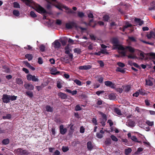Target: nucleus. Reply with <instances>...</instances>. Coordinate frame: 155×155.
I'll return each instance as SVG.
<instances>
[{"instance_id":"nucleus-38","label":"nucleus","mask_w":155,"mask_h":155,"mask_svg":"<svg viewBox=\"0 0 155 155\" xmlns=\"http://www.w3.org/2000/svg\"><path fill=\"white\" fill-rule=\"evenodd\" d=\"M61 83H62L61 82L59 81H57V86L58 88H60L61 87Z\"/></svg>"},{"instance_id":"nucleus-9","label":"nucleus","mask_w":155,"mask_h":155,"mask_svg":"<svg viewBox=\"0 0 155 155\" xmlns=\"http://www.w3.org/2000/svg\"><path fill=\"white\" fill-rule=\"evenodd\" d=\"M147 38L148 39H150L152 38H155V35L153 31H151L150 32L149 34L147 35Z\"/></svg>"},{"instance_id":"nucleus-55","label":"nucleus","mask_w":155,"mask_h":155,"mask_svg":"<svg viewBox=\"0 0 155 155\" xmlns=\"http://www.w3.org/2000/svg\"><path fill=\"white\" fill-rule=\"evenodd\" d=\"M104 91H97L96 93L98 96H99L101 94L103 93H104Z\"/></svg>"},{"instance_id":"nucleus-64","label":"nucleus","mask_w":155,"mask_h":155,"mask_svg":"<svg viewBox=\"0 0 155 155\" xmlns=\"http://www.w3.org/2000/svg\"><path fill=\"white\" fill-rule=\"evenodd\" d=\"M92 122L94 124V125H97V120L96 118H93L92 120Z\"/></svg>"},{"instance_id":"nucleus-28","label":"nucleus","mask_w":155,"mask_h":155,"mask_svg":"<svg viewBox=\"0 0 155 155\" xmlns=\"http://www.w3.org/2000/svg\"><path fill=\"white\" fill-rule=\"evenodd\" d=\"M78 16L81 18H82L84 16V13L82 12H78Z\"/></svg>"},{"instance_id":"nucleus-49","label":"nucleus","mask_w":155,"mask_h":155,"mask_svg":"<svg viewBox=\"0 0 155 155\" xmlns=\"http://www.w3.org/2000/svg\"><path fill=\"white\" fill-rule=\"evenodd\" d=\"M75 110L76 111H79L81 110L82 109L80 106L79 105H76L75 107Z\"/></svg>"},{"instance_id":"nucleus-23","label":"nucleus","mask_w":155,"mask_h":155,"mask_svg":"<svg viewBox=\"0 0 155 155\" xmlns=\"http://www.w3.org/2000/svg\"><path fill=\"white\" fill-rule=\"evenodd\" d=\"M132 151L131 148H129L128 149H126L125 150V154L126 155H128Z\"/></svg>"},{"instance_id":"nucleus-8","label":"nucleus","mask_w":155,"mask_h":155,"mask_svg":"<svg viewBox=\"0 0 155 155\" xmlns=\"http://www.w3.org/2000/svg\"><path fill=\"white\" fill-rule=\"evenodd\" d=\"M126 125L130 127H133L135 126V123L134 121L129 120L126 123Z\"/></svg>"},{"instance_id":"nucleus-7","label":"nucleus","mask_w":155,"mask_h":155,"mask_svg":"<svg viewBox=\"0 0 155 155\" xmlns=\"http://www.w3.org/2000/svg\"><path fill=\"white\" fill-rule=\"evenodd\" d=\"M25 88L29 90H32L34 89L33 86L30 84L27 83L24 85Z\"/></svg>"},{"instance_id":"nucleus-41","label":"nucleus","mask_w":155,"mask_h":155,"mask_svg":"<svg viewBox=\"0 0 155 155\" xmlns=\"http://www.w3.org/2000/svg\"><path fill=\"white\" fill-rule=\"evenodd\" d=\"M45 47L43 45H41L39 47L40 50L42 52H44L45 50Z\"/></svg>"},{"instance_id":"nucleus-51","label":"nucleus","mask_w":155,"mask_h":155,"mask_svg":"<svg viewBox=\"0 0 155 155\" xmlns=\"http://www.w3.org/2000/svg\"><path fill=\"white\" fill-rule=\"evenodd\" d=\"M101 115L102 116V117L103 118V120H104L105 121H106L107 117L105 114L102 113H101Z\"/></svg>"},{"instance_id":"nucleus-52","label":"nucleus","mask_w":155,"mask_h":155,"mask_svg":"<svg viewBox=\"0 0 155 155\" xmlns=\"http://www.w3.org/2000/svg\"><path fill=\"white\" fill-rule=\"evenodd\" d=\"M140 58L141 59H143L144 58H145V56L143 54V53L142 52H141L140 53Z\"/></svg>"},{"instance_id":"nucleus-34","label":"nucleus","mask_w":155,"mask_h":155,"mask_svg":"<svg viewBox=\"0 0 155 155\" xmlns=\"http://www.w3.org/2000/svg\"><path fill=\"white\" fill-rule=\"evenodd\" d=\"M48 2V3L46 5V8L48 9H51V3L49 1H47Z\"/></svg>"},{"instance_id":"nucleus-2","label":"nucleus","mask_w":155,"mask_h":155,"mask_svg":"<svg viewBox=\"0 0 155 155\" xmlns=\"http://www.w3.org/2000/svg\"><path fill=\"white\" fill-rule=\"evenodd\" d=\"M35 10L38 13L40 14H49L43 7L39 5H37L35 6Z\"/></svg>"},{"instance_id":"nucleus-54","label":"nucleus","mask_w":155,"mask_h":155,"mask_svg":"<svg viewBox=\"0 0 155 155\" xmlns=\"http://www.w3.org/2000/svg\"><path fill=\"white\" fill-rule=\"evenodd\" d=\"M32 76L31 74L28 75L27 76V79L28 81H31L32 79Z\"/></svg>"},{"instance_id":"nucleus-5","label":"nucleus","mask_w":155,"mask_h":155,"mask_svg":"<svg viewBox=\"0 0 155 155\" xmlns=\"http://www.w3.org/2000/svg\"><path fill=\"white\" fill-rule=\"evenodd\" d=\"M105 85L112 88H114L115 87V85L112 82L109 81H106L104 82Z\"/></svg>"},{"instance_id":"nucleus-29","label":"nucleus","mask_w":155,"mask_h":155,"mask_svg":"<svg viewBox=\"0 0 155 155\" xmlns=\"http://www.w3.org/2000/svg\"><path fill=\"white\" fill-rule=\"evenodd\" d=\"M13 13L14 15L16 16H18L20 15L19 11L17 10H14L13 11Z\"/></svg>"},{"instance_id":"nucleus-31","label":"nucleus","mask_w":155,"mask_h":155,"mask_svg":"<svg viewBox=\"0 0 155 155\" xmlns=\"http://www.w3.org/2000/svg\"><path fill=\"white\" fill-rule=\"evenodd\" d=\"M75 53H77L78 54H80L81 53V50L78 48H75L74 50Z\"/></svg>"},{"instance_id":"nucleus-45","label":"nucleus","mask_w":155,"mask_h":155,"mask_svg":"<svg viewBox=\"0 0 155 155\" xmlns=\"http://www.w3.org/2000/svg\"><path fill=\"white\" fill-rule=\"evenodd\" d=\"M149 55L153 59H155V53L153 52L149 53Z\"/></svg>"},{"instance_id":"nucleus-32","label":"nucleus","mask_w":155,"mask_h":155,"mask_svg":"<svg viewBox=\"0 0 155 155\" xmlns=\"http://www.w3.org/2000/svg\"><path fill=\"white\" fill-rule=\"evenodd\" d=\"M13 7L14 8H20V5L18 4V3L17 2H14L13 3Z\"/></svg>"},{"instance_id":"nucleus-48","label":"nucleus","mask_w":155,"mask_h":155,"mask_svg":"<svg viewBox=\"0 0 155 155\" xmlns=\"http://www.w3.org/2000/svg\"><path fill=\"white\" fill-rule=\"evenodd\" d=\"M101 54H109V52L107 51L106 49H101Z\"/></svg>"},{"instance_id":"nucleus-14","label":"nucleus","mask_w":155,"mask_h":155,"mask_svg":"<svg viewBox=\"0 0 155 155\" xmlns=\"http://www.w3.org/2000/svg\"><path fill=\"white\" fill-rule=\"evenodd\" d=\"M87 148L88 150H91L93 147V145L91 141H88L87 143Z\"/></svg>"},{"instance_id":"nucleus-44","label":"nucleus","mask_w":155,"mask_h":155,"mask_svg":"<svg viewBox=\"0 0 155 155\" xmlns=\"http://www.w3.org/2000/svg\"><path fill=\"white\" fill-rule=\"evenodd\" d=\"M146 123L149 126H152L153 125V122L150 121L149 120H147Z\"/></svg>"},{"instance_id":"nucleus-60","label":"nucleus","mask_w":155,"mask_h":155,"mask_svg":"<svg viewBox=\"0 0 155 155\" xmlns=\"http://www.w3.org/2000/svg\"><path fill=\"white\" fill-rule=\"evenodd\" d=\"M38 91H39L40 90L42 89L44 87V86L43 85H41L40 86H37L36 87Z\"/></svg>"},{"instance_id":"nucleus-50","label":"nucleus","mask_w":155,"mask_h":155,"mask_svg":"<svg viewBox=\"0 0 155 155\" xmlns=\"http://www.w3.org/2000/svg\"><path fill=\"white\" fill-rule=\"evenodd\" d=\"M117 65L121 68H123L125 66V64L124 63L121 62H119L117 63Z\"/></svg>"},{"instance_id":"nucleus-13","label":"nucleus","mask_w":155,"mask_h":155,"mask_svg":"<svg viewBox=\"0 0 155 155\" xmlns=\"http://www.w3.org/2000/svg\"><path fill=\"white\" fill-rule=\"evenodd\" d=\"M104 133V132L102 130H101L100 132H97L96 133V137L99 138H101L103 137V134Z\"/></svg>"},{"instance_id":"nucleus-16","label":"nucleus","mask_w":155,"mask_h":155,"mask_svg":"<svg viewBox=\"0 0 155 155\" xmlns=\"http://www.w3.org/2000/svg\"><path fill=\"white\" fill-rule=\"evenodd\" d=\"M150 6L149 8V10H152L155 9V2L153 1L150 4Z\"/></svg>"},{"instance_id":"nucleus-47","label":"nucleus","mask_w":155,"mask_h":155,"mask_svg":"<svg viewBox=\"0 0 155 155\" xmlns=\"http://www.w3.org/2000/svg\"><path fill=\"white\" fill-rule=\"evenodd\" d=\"M11 116L10 114H8L6 116H4L3 117V119H9L11 118Z\"/></svg>"},{"instance_id":"nucleus-26","label":"nucleus","mask_w":155,"mask_h":155,"mask_svg":"<svg viewBox=\"0 0 155 155\" xmlns=\"http://www.w3.org/2000/svg\"><path fill=\"white\" fill-rule=\"evenodd\" d=\"M16 81L17 83L20 85H21L23 84V81L20 78L16 79Z\"/></svg>"},{"instance_id":"nucleus-19","label":"nucleus","mask_w":155,"mask_h":155,"mask_svg":"<svg viewBox=\"0 0 155 155\" xmlns=\"http://www.w3.org/2000/svg\"><path fill=\"white\" fill-rule=\"evenodd\" d=\"M125 48V50L126 49H128L129 51L131 53H134L135 51H134V49L131 46H127Z\"/></svg>"},{"instance_id":"nucleus-1","label":"nucleus","mask_w":155,"mask_h":155,"mask_svg":"<svg viewBox=\"0 0 155 155\" xmlns=\"http://www.w3.org/2000/svg\"><path fill=\"white\" fill-rule=\"evenodd\" d=\"M112 43L114 46L115 47L113 48V49H117L119 50H125V48L121 45L119 44V41L117 38H113L112 40Z\"/></svg>"},{"instance_id":"nucleus-22","label":"nucleus","mask_w":155,"mask_h":155,"mask_svg":"<svg viewBox=\"0 0 155 155\" xmlns=\"http://www.w3.org/2000/svg\"><path fill=\"white\" fill-rule=\"evenodd\" d=\"M25 57L29 61L31 60L33 58V56L31 54H27L25 55Z\"/></svg>"},{"instance_id":"nucleus-61","label":"nucleus","mask_w":155,"mask_h":155,"mask_svg":"<svg viewBox=\"0 0 155 155\" xmlns=\"http://www.w3.org/2000/svg\"><path fill=\"white\" fill-rule=\"evenodd\" d=\"M143 149L142 148H139L137 150L136 152V153L137 154H138L140 152L142 151L143 150Z\"/></svg>"},{"instance_id":"nucleus-15","label":"nucleus","mask_w":155,"mask_h":155,"mask_svg":"<svg viewBox=\"0 0 155 155\" xmlns=\"http://www.w3.org/2000/svg\"><path fill=\"white\" fill-rule=\"evenodd\" d=\"M134 21L137 23H138L139 25H141L143 24V21L140 18H135L134 19Z\"/></svg>"},{"instance_id":"nucleus-11","label":"nucleus","mask_w":155,"mask_h":155,"mask_svg":"<svg viewBox=\"0 0 155 155\" xmlns=\"http://www.w3.org/2000/svg\"><path fill=\"white\" fill-rule=\"evenodd\" d=\"M54 47L56 48H59L61 46V44L59 41L57 40H55L54 43Z\"/></svg>"},{"instance_id":"nucleus-17","label":"nucleus","mask_w":155,"mask_h":155,"mask_svg":"<svg viewBox=\"0 0 155 155\" xmlns=\"http://www.w3.org/2000/svg\"><path fill=\"white\" fill-rule=\"evenodd\" d=\"M58 95L62 99H65L67 97V95L61 92L58 94Z\"/></svg>"},{"instance_id":"nucleus-42","label":"nucleus","mask_w":155,"mask_h":155,"mask_svg":"<svg viewBox=\"0 0 155 155\" xmlns=\"http://www.w3.org/2000/svg\"><path fill=\"white\" fill-rule=\"evenodd\" d=\"M30 15L32 18H35L37 17V15L33 11H31L30 12Z\"/></svg>"},{"instance_id":"nucleus-33","label":"nucleus","mask_w":155,"mask_h":155,"mask_svg":"<svg viewBox=\"0 0 155 155\" xmlns=\"http://www.w3.org/2000/svg\"><path fill=\"white\" fill-rule=\"evenodd\" d=\"M17 97L14 95H9V100L14 101L16 100Z\"/></svg>"},{"instance_id":"nucleus-53","label":"nucleus","mask_w":155,"mask_h":155,"mask_svg":"<svg viewBox=\"0 0 155 155\" xmlns=\"http://www.w3.org/2000/svg\"><path fill=\"white\" fill-rule=\"evenodd\" d=\"M31 80L33 81H38V79L37 78H36L35 76L34 75L32 76V78Z\"/></svg>"},{"instance_id":"nucleus-59","label":"nucleus","mask_w":155,"mask_h":155,"mask_svg":"<svg viewBox=\"0 0 155 155\" xmlns=\"http://www.w3.org/2000/svg\"><path fill=\"white\" fill-rule=\"evenodd\" d=\"M129 39L132 41H136V39L134 37H129Z\"/></svg>"},{"instance_id":"nucleus-58","label":"nucleus","mask_w":155,"mask_h":155,"mask_svg":"<svg viewBox=\"0 0 155 155\" xmlns=\"http://www.w3.org/2000/svg\"><path fill=\"white\" fill-rule=\"evenodd\" d=\"M26 94L30 97H32L33 96V94L31 92L28 91L26 92Z\"/></svg>"},{"instance_id":"nucleus-40","label":"nucleus","mask_w":155,"mask_h":155,"mask_svg":"<svg viewBox=\"0 0 155 155\" xmlns=\"http://www.w3.org/2000/svg\"><path fill=\"white\" fill-rule=\"evenodd\" d=\"M24 64L26 65V66L28 67V68H34L33 67L31 66L29 63L27 61H24Z\"/></svg>"},{"instance_id":"nucleus-18","label":"nucleus","mask_w":155,"mask_h":155,"mask_svg":"<svg viewBox=\"0 0 155 155\" xmlns=\"http://www.w3.org/2000/svg\"><path fill=\"white\" fill-rule=\"evenodd\" d=\"M50 71L51 72V74L53 75H55L59 73V71L55 72L56 71V68H51Z\"/></svg>"},{"instance_id":"nucleus-37","label":"nucleus","mask_w":155,"mask_h":155,"mask_svg":"<svg viewBox=\"0 0 155 155\" xmlns=\"http://www.w3.org/2000/svg\"><path fill=\"white\" fill-rule=\"evenodd\" d=\"M9 142V140L8 139H4L2 140V143L3 144L6 145L8 144Z\"/></svg>"},{"instance_id":"nucleus-62","label":"nucleus","mask_w":155,"mask_h":155,"mask_svg":"<svg viewBox=\"0 0 155 155\" xmlns=\"http://www.w3.org/2000/svg\"><path fill=\"white\" fill-rule=\"evenodd\" d=\"M97 81L100 83H102L103 81V78L102 77H100L98 78Z\"/></svg>"},{"instance_id":"nucleus-6","label":"nucleus","mask_w":155,"mask_h":155,"mask_svg":"<svg viewBox=\"0 0 155 155\" xmlns=\"http://www.w3.org/2000/svg\"><path fill=\"white\" fill-rule=\"evenodd\" d=\"M60 130L61 134H64L67 132V129L66 128H64L63 125H61L60 126Z\"/></svg>"},{"instance_id":"nucleus-21","label":"nucleus","mask_w":155,"mask_h":155,"mask_svg":"<svg viewBox=\"0 0 155 155\" xmlns=\"http://www.w3.org/2000/svg\"><path fill=\"white\" fill-rule=\"evenodd\" d=\"M114 112L118 115H120L122 114L120 110L118 108H114Z\"/></svg>"},{"instance_id":"nucleus-43","label":"nucleus","mask_w":155,"mask_h":155,"mask_svg":"<svg viewBox=\"0 0 155 155\" xmlns=\"http://www.w3.org/2000/svg\"><path fill=\"white\" fill-rule=\"evenodd\" d=\"M28 47H24V48L26 49H27L29 50L32 51L33 50V48L30 45H27Z\"/></svg>"},{"instance_id":"nucleus-57","label":"nucleus","mask_w":155,"mask_h":155,"mask_svg":"<svg viewBox=\"0 0 155 155\" xmlns=\"http://www.w3.org/2000/svg\"><path fill=\"white\" fill-rule=\"evenodd\" d=\"M92 66L90 65H87L83 66H80L78 68H91Z\"/></svg>"},{"instance_id":"nucleus-25","label":"nucleus","mask_w":155,"mask_h":155,"mask_svg":"<svg viewBox=\"0 0 155 155\" xmlns=\"http://www.w3.org/2000/svg\"><path fill=\"white\" fill-rule=\"evenodd\" d=\"M125 68H116V71H117L120 72L122 73H124L126 71Z\"/></svg>"},{"instance_id":"nucleus-63","label":"nucleus","mask_w":155,"mask_h":155,"mask_svg":"<svg viewBox=\"0 0 155 155\" xmlns=\"http://www.w3.org/2000/svg\"><path fill=\"white\" fill-rule=\"evenodd\" d=\"M98 63L100 64V66L101 67H103L104 64V62L102 61H98Z\"/></svg>"},{"instance_id":"nucleus-39","label":"nucleus","mask_w":155,"mask_h":155,"mask_svg":"<svg viewBox=\"0 0 155 155\" xmlns=\"http://www.w3.org/2000/svg\"><path fill=\"white\" fill-rule=\"evenodd\" d=\"M103 18L104 20L105 21H108L110 18V17L108 15H106L103 16Z\"/></svg>"},{"instance_id":"nucleus-35","label":"nucleus","mask_w":155,"mask_h":155,"mask_svg":"<svg viewBox=\"0 0 155 155\" xmlns=\"http://www.w3.org/2000/svg\"><path fill=\"white\" fill-rule=\"evenodd\" d=\"M110 137L112 140L114 141L117 142L118 141L117 138L113 135H111Z\"/></svg>"},{"instance_id":"nucleus-27","label":"nucleus","mask_w":155,"mask_h":155,"mask_svg":"<svg viewBox=\"0 0 155 155\" xmlns=\"http://www.w3.org/2000/svg\"><path fill=\"white\" fill-rule=\"evenodd\" d=\"M146 84L147 85L152 86L153 85V84L152 81L150 80H146Z\"/></svg>"},{"instance_id":"nucleus-4","label":"nucleus","mask_w":155,"mask_h":155,"mask_svg":"<svg viewBox=\"0 0 155 155\" xmlns=\"http://www.w3.org/2000/svg\"><path fill=\"white\" fill-rule=\"evenodd\" d=\"M2 100L4 103H7L9 102V95L4 94L2 95Z\"/></svg>"},{"instance_id":"nucleus-3","label":"nucleus","mask_w":155,"mask_h":155,"mask_svg":"<svg viewBox=\"0 0 155 155\" xmlns=\"http://www.w3.org/2000/svg\"><path fill=\"white\" fill-rule=\"evenodd\" d=\"M65 27L67 29H69L73 28H77V26L76 23L74 21H71L69 23H66L65 24Z\"/></svg>"},{"instance_id":"nucleus-10","label":"nucleus","mask_w":155,"mask_h":155,"mask_svg":"<svg viewBox=\"0 0 155 155\" xmlns=\"http://www.w3.org/2000/svg\"><path fill=\"white\" fill-rule=\"evenodd\" d=\"M24 2L26 5L30 7L31 6L32 3V0H21Z\"/></svg>"},{"instance_id":"nucleus-36","label":"nucleus","mask_w":155,"mask_h":155,"mask_svg":"<svg viewBox=\"0 0 155 155\" xmlns=\"http://www.w3.org/2000/svg\"><path fill=\"white\" fill-rule=\"evenodd\" d=\"M74 82H75L76 84L79 85L81 86V82L78 79H75L74 80Z\"/></svg>"},{"instance_id":"nucleus-30","label":"nucleus","mask_w":155,"mask_h":155,"mask_svg":"<svg viewBox=\"0 0 155 155\" xmlns=\"http://www.w3.org/2000/svg\"><path fill=\"white\" fill-rule=\"evenodd\" d=\"M131 139L134 141L136 142H137L139 143L140 142V141H138L137 140V138L135 136H132L131 137Z\"/></svg>"},{"instance_id":"nucleus-46","label":"nucleus","mask_w":155,"mask_h":155,"mask_svg":"<svg viewBox=\"0 0 155 155\" xmlns=\"http://www.w3.org/2000/svg\"><path fill=\"white\" fill-rule=\"evenodd\" d=\"M103 102V101L101 100L100 98H98L97 100V104L98 105H101L102 104Z\"/></svg>"},{"instance_id":"nucleus-56","label":"nucleus","mask_w":155,"mask_h":155,"mask_svg":"<svg viewBox=\"0 0 155 155\" xmlns=\"http://www.w3.org/2000/svg\"><path fill=\"white\" fill-rule=\"evenodd\" d=\"M62 150L63 152H66L68 151L69 150V149L67 147H64L63 146L62 147Z\"/></svg>"},{"instance_id":"nucleus-20","label":"nucleus","mask_w":155,"mask_h":155,"mask_svg":"<svg viewBox=\"0 0 155 155\" xmlns=\"http://www.w3.org/2000/svg\"><path fill=\"white\" fill-rule=\"evenodd\" d=\"M46 110L48 112H52L53 111V107H52L50 106L47 105L45 107Z\"/></svg>"},{"instance_id":"nucleus-24","label":"nucleus","mask_w":155,"mask_h":155,"mask_svg":"<svg viewBox=\"0 0 155 155\" xmlns=\"http://www.w3.org/2000/svg\"><path fill=\"white\" fill-rule=\"evenodd\" d=\"M109 98L110 100H114L116 98V96L113 94H111L109 95Z\"/></svg>"},{"instance_id":"nucleus-12","label":"nucleus","mask_w":155,"mask_h":155,"mask_svg":"<svg viewBox=\"0 0 155 155\" xmlns=\"http://www.w3.org/2000/svg\"><path fill=\"white\" fill-rule=\"evenodd\" d=\"M123 87L124 91L126 92L129 91L131 88V86L130 85H125L124 86H123Z\"/></svg>"}]
</instances>
